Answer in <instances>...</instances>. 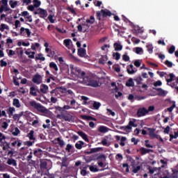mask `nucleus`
Segmentation results:
<instances>
[{"mask_svg": "<svg viewBox=\"0 0 178 178\" xmlns=\"http://www.w3.org/2000/svg\"><path fill=\"white\" fill-rule=\"evenodd\" d=\"M35 60H42V62H44V60H45V57H44V54L40 53L35 56Z\"/></svg>", "mask_w": 178, "mask_h": 178, "instance_id": "nucleus-29", "label": "nucleus"}, {"mask_svg": "<svg viewBox=\"0 0 178 178\" xmlns=\"http://www.w3.org/2000/svg\"><path fill=\"white\" fill-rule=\"evenodd\" d=\"M99 133H108L109 129L105 126H100L98 128Z\"/></svg>", "mask_w": 178, "mask_h": 178, "instance_id": "nucleus-30", "label": "nucleus"}, {"mask_svg": "<svg viewBox=\"0 0 178 178\" xmlns=\"http://www.w3.org/2000/svg\"><path fill=\"white\" fill-rule=\"evenodd\" d=\"M25 54L26 55H28V58H29V59H34L35 55V51L30 52V51H26Z\"/></svg>", "mask_w": 178, "mask_h": 178, "instance_id": "nucleus-37", "label": "nucleus"}, {"mask_svg": "<svg viewBox=\"0 0 178 178\" xmlns=\"http://www.w3.org/2000/svg\"><path fill=\"white\" fill-rule=\"evenodd\" d=\"M32 81L34 84L39 86V84L42 83V76H41L40 74L37 73L33 76Z\"/></svg>", "mask_w": 178, "mask_h": 178, "instance_id": "nucleus-4", "label": "nucleus"}, {"mask_svg": "<svg viewBox=\"0 0 178 178\" xmlns=\"http://www.w3.org/2000/svg\"><path fill=\"white\" fill-rule=\"evenodd\" d=\"M86 23H89V24H94L95 23V17L94 16H90L89 19H86Z\"/></svg>", "mask_w": 178, "mask_h": 178, "instance_id": "nucleus-44", "label": "nucleus"}, {"mask_svg": "<svg viewBox=\"0 0 178 178\" xmlns=\"http://www.w3.org/2000/svg\"><path fill=\"white\" fill-rule=\"evenodd\" d=\"M113 47L115 48V51H122V49H123V46L118 42L114 43Z\"/></svg>", "mask_w": 178, "mask_h": 178, "instance_id": "nucleus-33", "label": "nucleus"}, {"mask_svg": "<svg viewBox=\"0 0 178 178\" xmlns=\"http://www.w3.org/2000/svg\"><path fill=\"white\" fill-rule=\"evenodd\" d=\"M147 51L149 54H152L154 52V46L152 44L146 45Z\"/></svg>", "mask_w": 178, "mask_h": 178, "instance_id": "nucleus-43", "label": "nucleus"}, {"mask_svg": "<svg viewBox=\"0 0 178 178\" xmlns=\"http://www.w3.org/2000/svg\"><path fill=\"white\" fill-rule=\"evenodd\" d=\"M42 154V149L39 148L33 150V155H35V156H40Z\"/></svg>", "mask_w": 178, "mask_h": 178, "instance_id": "nucleus-38", "label": "nucleus"}, {"mask_svg": "<svg viewBox=\"0 0 178 178\" xmlns=\"http://www.w3.org/2000/svg\"><path fill=\"white\" fill-rule=\"evenodd\" d=\"M38 12H39L40 17L42 19H45L48 16V11L47 10L39 8H38Z\"/></svg>", "mask_w": 178, "mask_h": 178, "instance_id": "nucleus-10", "label": "nucleus"}, {"mask_svg": "<svg viewBox=\"0 0 178 178\" xmlns=\"http://www.w3.org/2000/svg\"><path fill=\"white\" fill-rule=\"evenodd\" d=\"M126 140H127V138L124 136H122L121 138L120 143V145H121V147H124V145H126V143H124V141H126Z\"/></svg>", "mask_w": 178, "mask_h": 178, "instance_id": "nucleus-53", "label": "nucleus"}, {"mask_svg": "<svg viewBox=\"0 0 178 178\" xmlns=\"http://www.w3.org/2000/svg\"><path fill=\"white\" fill-rule=\"evenodd\" d=\"M165 65H166L168 67H173V63L169 61L168 60H166L165 61Z\"/></svg>", "mask_w": 178, "mask_h": 178, "instance_id": "nucleus-61", "label": "nucleus"}, {"mask_svg": "<svg viewBox=\"0 0 178 178\" xmlns=\"http://www.w3.org/2000/svg\"><path fill=\"white\" fill-rule=\"evenodd\" d=\"M40 169H43V170H48V162L47 161V160H42L40 161Z\"/></svg>", "mask_w": 178, "mask_h": 178, "instance_id": "nucleus-18", "label": "nucleus"}, {"mask_svg": "<svg viewBox=\"0 0 178 178\" xmlns=\"http://www.w3.org/2000/svg\"><path fill=\"white\" fill-rule=\"evenodd\" d=\"M149 152H154V149H147L145 147L140 148V155H147V154H149Z\"/></svg>", "mask_w": 178, "mask_h": 178, "instance_id": "nucleus-13", "label": "nucleus"}, {"mask_svg": "<svg viewBox=\"0 0 178 178\" xmlns=\"http://www.w3.org/2000/svg\"><path fill=\"white\" fill-rule=\"evenodd\" d=\"M7 165H10L12 166H17V163L16 162V160L13 159H7Z\"/></svg>", "mask_w": 178, "mask_h": 178, "instance_id": "nucleus-26", "label": "nucleus"}, {"mask_svg": "<svg viewBox=\"0 0 178 178\" xmlns=\"http://www.w3.org/2000/svg\"><path fill=\"white\" fill-rule=\"evenodd\" d=\"M89 86L90 87H99V82H98L97 80L90 79Z\"/></svg>", "mask_w": 178, "mask_h": 178, "instance_id": "nucleus-22", "label": "nucleus"}, {"mask_svg": "<svg viewBox=\"0 0 178 178\" xmlns=\"http://www.w3.org/2000/svg\"><path fill=\"white\" fill-rule=\"evenodd\" d=\"M24 113L23 111H22L19 114H14V115H13V119H14V120H19L20 118H22V116H23Z\"/></svg>", "mask_w": 178, "mask_h": 178, "instance_id": "nucleus-34", "label": "nucleus"}, {"mask_svg": "<svg viewBox=\"0 0 178 178\" xmlns=\"http://www.w3.org/2000/svg\"><path fill=\"white\" fill-rule=\"evenodd\" d=\"M26 137H28L30 141H35V137H34V131L31 130L30 132L27 134Z\"/></svg>", "mask_w": 178, "mask_h": 178, "instance_id": "nucleus-24", "label": "nucleus"}, {"mask_svg": "<svg viewBox=\"0 0 178 178\" xmlns=\"http://www.w3.org/2000/svg\"><path fill=\"white\" fill-rule=\"evenodd\" d=\"M134 66L133 65V64H130L129 67H127V70L128 74H134V73H136V71L134 70Z\"/></svg>", "mask_w": 178, "mask_h": 178, "instance_id": "nucleus-25", "label": "nucleus"}, {"mask_svg": "<svg viewBox=\"0 0 178 178\" xmlns=\"http://www.w3.org/2000/svg\"><path fill=\"white\" fill-rule=\"evenodd\" d=\"M70 69L72 74H74L75 76H79V77L82 79L79 81V83H81L82 84H86V86L90 85V81L91 79L88 76H86V72L84 71H81V70L79 68H74L73 67H70Z\"/></svg>", "mask_w": 178, "mask_h": 178, "instance_id": "nucleus-1", "label": "nucleus"}, {"mask_svg": "<svg viewBox=\"0 0 178 178\" xmlns=\"http://www.w3.org/2000/svg\"><path fill=\"white\" fill-rule=\"evenodd\" d=\"M99 159H103V161L106 160V156L105 154H100L96 157V159H94L92 157H90L89 159H86V163H90L92 161H99Z\"/></svg>", "mask_w": 178, "mask_h": 178, "instance_id": "nucleus-7", "label": "nucleus"}, {"mask_svg": "<svg viewBox=\"0 0 178 178\" xmlns=\"http://www.w3.org/2000/svg\"><path fill=\"white\" fill-rule=\"evenodd\" d=\"M102 147H95L90 149L92 154H94V152H99V151H102Z\"/></svg>", "mask_w": 178, "mask_h": 178, "instance_id": "nucleus-57", "label": "nucleus"}, {"mask_svg": "<svg viewBox=\"0 0 178 178\" xmlns=\"http://www.w3.org/2000/svg\"><path fill=\"white\" fill-rule=\"evenodd\" d=\"M57 141H58V143L60 147H63V145H65V141L62 140L60 139V138H57Z\"/></svg>", "mask_w": 178, "mask_h": 178, "instance_id": "nucleus-64", "label": "nucleus"}, {"mask_svg": "<svg viewBox=\"0 0 178 178\" xmlns=\"http://www.w3.org/2000/svg\"><path fill=\"white\" fill-rule=\"evenodd\" d=\"M169 76H170V79H166L168 84H169V83H172V81L175 80V83L178 84V76L176 77V76L173 73L170 74Z\"/></svg>", "mask_w": 178, "mask_h": 178, "instance_id": "nucleus-12", "label": "nucleus"}, {"mask_svg": "<svg viewBox=\"0 0 178 178\" xmlns=\"http://www.w3.org/2000/svg\"><path fill=\"white\" fill-rule=\"evenodd\" d=\"M101 106V103L100 102H93V108L96 110H98L99 109Z\"/></svg>", "mask_w": 178, "mask_h": 178, "instance_id": "nucleus-51", "label": "nucleus"}, {"mask_svg": "<svg viewBox=\"0 0 178 178\" xmlns=\"http://www.w3.org/2000/svg\"><path fill=\"white\" fill-rule=\"evenodd\" d=\"M70 105L72 109H77V107H76V100L72 99L70 101Z\"/></svg>", "mask_w": 178, "mask_h": 178, "instance_id": "nucleus-55", "label": "nucleus"}, {"mask_svg": "<svg viewBox=\"0 0 178 178\" xmlns=\"http://www.w3.org/2000/svg\"><path fill=\"white\" fill-rule=\"evenodd\" d=\"M70 42H72V40L70 39H65L63 41V44L66 48H69V47H70Z\"/></svg>", "mask_w": 178, "mask_h": 178, "instance_id": "nucleus-45", "label": "nucleus"}, {"mask_svg": "<svg viewBox=\"0 0 178 178\" xmlns=\"http://www.w3.org/2000/svg\"><path fill=\"white\" fill-rule=\"evenodd\" d=\"M83 145H84V142H83V140H79L75 144V147L76 149H81Z\"/></svg>", "mask_w": 178, "mask_h": 178, "instance_id": "nucleus-32", "label": "nucleus"}, {"mask_svg": "<svg viewBox=\"0 0 178 178\" xmlns=\"http://www.w3.org/2000/svg\"><path fill=\"white\" fill-rule=\"evenodd\" d=\"M125 86L127 87H134V81H133V79H129L128 81L126 82Z\"/></svg>", "mask_w": 178, "mask_h": 178, "instance_id": "nucleus-31", "label": "nucleus"}, {"mask_svg": "<svg viewBox=\"0 0 178 178\" xmlns=\"http://www.w3.org/2000/svg\"><path fill=\"white\" fill-rule=\"evenodd\" d=\"M10 150H8V153L7 155L8 156H10V158H13V156H15V148L13 147H10Z\"/></svg>", "mask_w": 178, "mask_h": 178, "instance_id": "nucleus-35", "label": "nucleus"}, {"mask_svg": "<svg viewBox=\"0 0 178 178\" xmlns=\"http://www.w3.org/2000/svg\"><path fill=\"white\" fill-rule=\"evenodd\" d=\"M81 118L83 120H94L95 122H97V118H93L90 115H81Z\"/></svg>", "mask_w": 178, "mask_h": 178, "instance_id": "nucleus-23", "label": "nucleus"}, {"mask_svg": "<svg viewBox=\"0 0 178 178\" xmlns=\"http://www.w3.org/2000/svg\"><path fill=\"white\" fill-rule=\"evenodd\" d=\"M1 144H3V147H2L3 151H9L10 148H11L10 143L4 141V143Z\"/></svg>", "mask_w": 178, "mask_h": 178, "instance_id": "nucleus-21", "label": "nucleus"}, {"mask_svg": "<svg viewBox=\"0 0 178 178\" xmlns=\"http://www.w3.org/2000/svg\"><path fill=\"white\" fill-rule=\"evenodd\" d=\"M31 49H33V51H35V49H37V48H40V43L38 42H35L31 44Z\"/></svg>", "mask_w": 178, "mask_h": 178, "instance_id": "nucleus-49", "label": "nucleus"}, {"mask_svg": "<svg viewBox=\"0 0 178 178\" xmlns=\"http://www.w3.org/2000/svg\"><path fill=\"white\" fill-rule=\"evenodd\" d=\"M24 31H25L27 37H30V35H31V32L30 31V29H25L24 27H21L20 31H19L20 35H26V34L24 33Z\"/></svg>", "mask_w": 178, "mask_h": 178, "instance_id": "nucleus-11", "label": "nucleus"}, {"mask_svg": "<svg viewBox=\"0 0 178 178\" xmlns=\"http://www.w3.org/2000/svg\"><path fill=\"white\" fill-rule=\"evenodd\" d=\"M165 102H166L167 106H171L170 107H168L167 108V111H168V112H172L173 109H175V108H176V102L172 101L170 99H167L165 100Z\"/></svg>", "mask_w": 178, "mask_h": 178, "instance_id": "nucleus-3", "label": "nucleus"}, {"mask_svg": "<svg viewBox=\"0 0 178 178\" xmlns=\"http://www.w3.org/2000/svg\"><path fill=\"white\" fill-rule=\"evenodd\" d=\"M174 134L173 135L172 134H170V141H172V140H173V138H177L178 137V129H177V131L176 132H174Z\"/></svg>", "mask_w": 178, "mask_h": 178, "instance_id": "nucleus-48", "label": "nucleus"}, {"mask_svg": "<svg viewBox=\"0 0 178 178\" xmlns=\"http://www.w3.org/2000/svg\"><path fill=\"white\" fill-rule=\"evenodd\" d=\"M102 144L104 147H109V144H108V140H106V138H103L102 139Z\"/></svg>", "mask_w": 178, "mask_h": 178, "instance_id": "nucleus-62", "label": "nucleus"}, {"mask_svg": "<svg viewBox=\"0 0 178 178\" xmlns=\"http://www.w3.org/2000/svg\"><path fill=\"white\" fill-rule=\"evenodd\" d=\"M136 120H130L129 122L128 125L121 127V129H124L125 131H130L132 127H137V124L135 123Z\"/></svg>", "mask_w": 178, "mask_h": 178, "instance_id": "nucleus-5", "label": "nucleus"}, {"mask_svg": "<svg viewBox=\"0 0 178 178\" xmlns=\"http://www.w3.org/2000/svg\"><path fill=\"white\" fill-rule=\"evenodd\" d=\"M37 92H38V94H37ZM29 94L32 97H38V94H40V89L35 88V86H31L30 88Z\"/></svg>", "mask_w": 178, "mask_h": 178, "instance_id": "nucleus-9", "label": "nucleus"}, {"mask_svg": "<svg viewBox=\"0 0 178 178\" xmlns=\"http://www.w3.org/2000/svg\"><path fill=\"white\" fill-rule=\"evenodd\" d=\"M16 109L15 108V107H9L7 109V113L9 116V118H12V116H13V112H15Z\"/></svg>", "mask_w": 178, "mask_h": 178, "instance_id": "nucleus-27", "label": "nucleus"}, {"mask_svg": "<svg viewBox=\"0 0 178 178\" xmlns=\"http://www.w3.org/2000/svg\"><path fill=\"white\" fill-rule=\"evenodd\" d=\"M29 104L31 106H33V108L37 109V111L41 112L42 113H47V112H48V110H47L45 107L42 106L41 104L37 103L35 101L30 102Z\"/></svg>", "mask_w": 178, "mask_h": 178, "instance_id": "nucleus-2", "label": "nucleus"}, {"mask_svg": "<svg viewBox=\"0 0 178 178\" xmlns=\"http://www.w3.org/2000/svg\"><path fill=\"white\" fill-rule=\"evenodd\" d=\"M20 133V129L18 127H15L14 131L12 132L13 136H17V135Z\"/></svg>", "mask_w": 178, "mask_h": 178, "instance_id": "nucleus-52", "label": "nucleus"}, {"mask_svg": "<svg viewBox=\"0 0 178 178\" xmlns=\"http://www.w3.org/2000/svg\"><path fill=\"white\" fill-rule=\"evenodd\" d=\"M88 168H89L90 172H99V169L97 168V166L94 165H88Z\"/></svg>", "mask_w": 178, "mask_h": 178, "instance_id": "nucleus-42", "label": "nucleus"}, {"mask_svg": "<svg viewBox=\"0 0 178 178\" xmlns=\"http://www.w3.org/2000/svg\"><path fill=\"white\" fill-rule=\"evenodd\" d=\"M9 124H8L7 122H3L1 125V129H3L4 130H6V129H8Z\"/></svg>", "mask_w": 178, "mask_h": 178, "instance_id": "nucleus-60", "label": "nucleus"}, {"mask_svg": "<svg viewBox=\"0 0 178 178\" xmlns=\"http://www.w3.org/2000/svg\"><path fill=\"white\" fill-rule=\"evenodd\" d=\"M33 3L35 8H39L41 6V1L38 0H33Z\"/></svg>", "mask_w": 178, "mask_h": 178, "instance_id": "nucleus-58", "label": "nucleus"}, {"mask_svg": "<svg viewBox=\"0 0 178 178\" xmlns=\"http://www.w3.org/2000/svg\"><path fill=\"white\" fill-rule=\"evenodd\" d=\"M66 10H68V12H71V13L74 15V16H76V15H77V13H76V10H74V8L70 6L67 7Z\"/></svg>", "mask_w": 178, "mask_h": 178, "instance_id": "nucleus-47", "label": "nucleus"}, {"mask_svg": "<svg viewBox=\"0 0 178 178\" xmlns=\"http://www.w3.org/2000/svg\"><path fill=\"white\" fill-rule=\"evenodd\" d=\"M147 130L149 131V136L150 137H152L153 138H159L158 134H155V129H154V128H147Z\"/></svg>", "mask_w": 178, "mask_h": 178, "instance_id": "nucleus-15", "label": "nucleus"}, {"mask_svg": "<svg viewBox=\"0 0 178 178\" xmlns=\"http://www.w3.org/2000/svg\"><path fill=\"white\" fill-rule=\"evenodd\" d=\"M18 3L19 2L17 1H13V0H10L9 5H10V8H12V9H15V8H16V6H17Z\"/></svg>", "mask_w": 178, "mask_h": 178, "instance_id": "nucleus-40", "label": "nucleus"}, {"mask_svg": "<svg viewBox=\"0 0 178 178\" xmlns=\"http://www.w3.org/2000/svg\"><path fill=\"white\" fill-rule=\"evenodd\" d=\"M77 134H79L80 136V137H81L83 138V140H84V141H86L87 143H88V137L86 134V133H84L82 131H79L77 132Z\"/></svg>", "mask_w": 178, "mask_h": 178, "instance_id": "nucleus-19", "label": "nucleus"}, {"mask_svg": "<svg viewBox=\"0 0 178 178\" xmlns=\"http://www.w3.org/2000/svg\"><path fill=\"white\" fill-rule=\"evenodd\" d=\"M5 30H9V26L5 24H1L0 25V31L3 32Z\"/></svg>", "mask_w": 178, "mask_h": 178, "instance_id": "nucleus-41", "label": "nucleus"}, {"mask_svg": "<svg viewBox=\"0 0 178 178\" xmlns=\"http://www.w3.org/2000/svg\"><path fill=\"white\" fill-rule=\"evenodd\" d=\"M143 99H145V97L144 96H140V95H136L135 96V100L136 101H141Z\"/></svg>", "mask_w": 178, "mask_h": 178, "instance_id": "nucleus-63", "label": "nucleus"}, {"mask_svg": "<svg viewBox=\"0 0 178 178\" xmlns=\"http://www.w3.org/2000/svg\"><path fill=\"white\" fill-rule=\"evenodd\" d=\"M13 106H15V108H20V106H22V104H20V101L19 99L16 98L13 99Z\"/></svg>", "mask_w": 178, "mask_h": 178, "instance_id": "nucleus-28", "label": "nucleus"}, {"mask_svg": "<svg viewBox=\"0 0 178 178\" xmlns=\"http://www.w3.org/2000/svg\"><path fill=\"white\" fill-rule=\"evenodd\" d=\"M48 89H49V87L48 86L44 84V83H42L40 85V89H39V91H40V94H47V92H48Z\"/></svg>", "mask_w": 178, "mask_h": 178, "instance_id": "nucleus-14", "label": "nucleus"}, {"mask_svg": "<svg viewBox=\"0 0 178 178\" xmlns=\"http://www.w3.org/2000/svg\"><path fill=\"white\" fill-rule=\"evenodd\" d=\"M78 55L81 58H84V56H86V55H87V51L86 50V49L79 48L78 49Z\"/></svg>", "mask_w": 178, "mask_h": 178, "instance_id": "nucleus-17", "label": "nucleus"}, {"mask_svg": "<svg viewBox=\"0 0 178 178\" xmlns=\"http://www.w3.org/2000/svg\"><path fill=\"white\" fill-rule=\"evenodd\" d=\"M101 12L102 13V17H111V16H112V12H111L109 10H101Z\"/></svg>", "mask_w": 178, "mask_h": 178, "instance_id": "nucleus-16", "label": "nucleus"}, {"mask_svg": "<svg viewBox=\"0 0 178 178\" xmlns=\"http://www.w3.org/2000/svg\"><path fill=\"white\" fill-rule=\"evenodd\" d=\"M49 67L50 69H53L54 70H55V72H58V65L54 62H51L49 63Z\"/></svg>", "mask_w": 178, "mask_h": 178, "instance_id": "nucleus-39", "label": "nucleus"}, {"mask_svg": "<svg viewBox=\"0 0 178 178\" xmlns=\"http://www.w3.org/2000/svg\"><path fill=\"white\" fill-rule=\"evenodd\" d=\"M6 138H8L6 136H5V135H3V134H2V132H0V143L1 144H3V140H6Z\"/></svg>", "mask_w": 178, "mask_h": 178, "instance_id": "nucleus-54", "label": "nucleus"}, {"mask_svg": "<svg viewBox=\"0 0 178 178\" xmlns=\"http://www.w3.org/2000/svg\"><path fill=\"white\" fill-rule=\"evenodd\" d=\"M122 60L124 62H129V60H130V57L127 55V53H125L123 56H122Z\"/></svg>", "mask_w": 178, "mask_h": 178, "instance_id": "nucleus-56", "label": "nucleus"}, {"mask_svg": "<svg viewBox=\"0 0 178 178\" xmlns=\"http://www.w3.org/2000/svg\"><path fill=\"white\" fill-rule=\"evenodd\" d=\"M108 60V56H103L102 58L99 59V63H102V65H105V62Z\"/></svg>", "mask_w": 178, "mask_h": 178, "instance_id": "nucleus-46", "label": "nucleus"}, {"mask_svg": "<svg viewBox=\"0 0 178 178\" xmlns=\"http://www.w3.org/2000/svg\"><path fill=\"white\" fill-rule=\"evenodd\" d=\"M154 90L158 92V95L160 97H165L166 95V92L161 88H154Z\"/></svg>", "mask_w": 178, "mask_h": 178, "instance_id": "nucleus-20", "label": "nucleus"}, {"mask_svg": "<svg viewBox=\"0 0 178 178\" xmlns=\"http://www.w3.org/2000/svg\"><path fill=\"white\" fill-rule=\"evenodd\" d=\"M134 81H136L138 86H140V84H142L141 81H143V78L141 76H138L134 79Z\"/></svg>", "mask_w": 178, "mask_h": 178, "instance_id": "nucleus-50", "label": "nucleus"}, {"mask_svg": "<svg viewBox=\"0 0 178 178\" xmlns=\"http://www.w3.org/2000/svg\"><path fill=\"white\" fill-rule=\"evenodd\" d=\"M136 115L138 118H143V116H145V115H148V111L145 107H142L138 109Z\"/></svg>", "mask_w": 178, "mask_h": 178, "instance_id": "nucleus-8", "label": "nucleus"}, {"mask_svg": "<svg viewBox=\"0 0 178 178\" xmlns=\"http://www.w3.org/2000/svg\"><path fill=\"white\" fill-rule=\"evenodd\" d=\"M132 172L133 173H138V172H140V170H141V166L140 165H138L136 167V165L134 164H132Z\"/></svg>", "mask_w": 178, "mask_h": 178, "instance_id": "nucleus-36", "label": "nucleus"}, {"mask_svg": "<svg viewBox=\"0 0 178 178\" xmlns=\"http://www.w3.org/2000/svg\"><path fill=\"white\" fill-rule=\"evenodd\" d=\"M62 119H63L65 122H72L74 123L75 117L71 113H66L62 115Z\"/></svg>", "mask_w": 178, "mask_h": 178, "instance_id": "nucleus-6", "label": "nucleus"}, {"mask_svg": "<svg viewBox=\"0 0 178 178\" xmlns=\"http://www.w3.org/2000/svg\"><path fill=\"white\" fill-rule=\"evenodd\" d=\"M176 51V47L175 45H172L168 49V53L172 54Z\"/></svg>", "mask_w": 178, "mask_h": 178, "instance_id": "nucleus-59", "label": "nucleus"}]
</instances>
